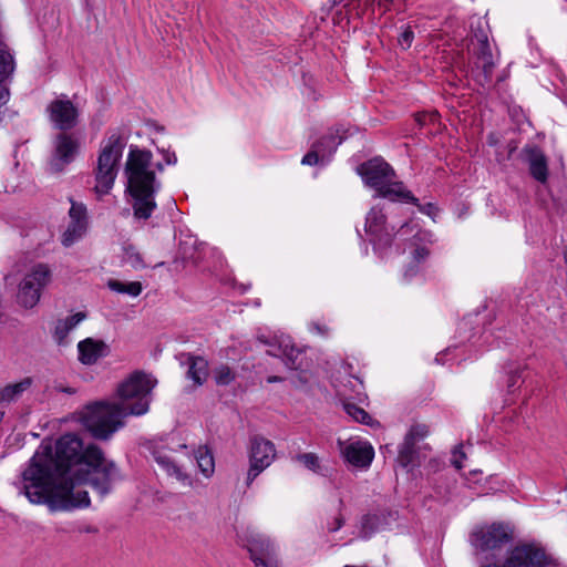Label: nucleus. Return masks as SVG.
Instances as JSON below:
<instances>
[{
    "instance_id": "1",
    "label": "nucleus",
    "mask_w": 567,
    "mask_h": 567,
    "mask_svg": "<svg viewBox=\"0 0 567 567\" xmlns=\"http://www.w3.org/2000/svg\"><path fill=\"white\" fill-rule=\"evenodd\" d=\"M92 444L84 445L72 433L62 435L54 445L41 443L23 472V492L33 504H49L52 511H71L90 505L89 492L72 482L73 465L83 466Z\"/></svg>"
},
{
    "instance_id": "2",
    "label": "nucleus",
    "mask_w": 567,
    "mask_h": 567,
    "mask_svg": "<svg viewBox=\"0 0 567 567\" xmlns=\"http://www.w3.org/2000/svg\"><path fill=\"white\" fill-rule=\"evenodd\" d=\"M156 381L142 372L132 373L117 388L120 402H95L79 412L82 425L97 440H109L123 426V417L148 411L150 393Z\"/></svg>"
},
{
    "instance_id": "3",
    "label": "nucleus",
    "mask_w": 567,
    "mask_h": 567,
    "mask_svg": "<svg viewBox=\"0 0 567 567\" xmlns=\"http://www.w3.org/2000/svg\"><path fill=\"white\" fill-rule=\"evenodd\" d=\"M156 171L162 173L164 164H154L153 154L148 150H142L131 145L124 175L127 181L126 189L132 197L134 218L147 220L157 207L155 196L162 188V183L156 178Z\"/></svg>"
},
{
    "instance_id": "4",
    "label": "nucleus",
    "mask_w": 567,
    "mask_h": 567,
    "mask_svg": "<svg viewBox=\"0 0 567 567\" xmlns=\"http://www.w3.org/2000/svg\"><path fill=\"white\" fill-rule=\"evenodd\" d=\"M357 172L365 185L377 192V197L416 204L417 198L401 182H394L393 168L382 158L375 157L361 164Z\"/></svg>"
},
{
    "instance_id": "5",
    "label": "nucleus",
    "mask_w": 567,
    "mask_h": 567,
    "mask_svg": "<svg viewBox=\"0 0 567 567\" xmlns=\"http://www.w3.org/2000/svg\"><path fill=\"white\" fill-rule=\"evenodd\" d=\"M85 468H80L72 475L76 488L84 489L82 484L90 485L102 497L107 495L113 484L120 480V473L114 462L104 457L102 450L91 445L84 455Z\"/></svg>"
},
{
    "instance_id": "6",
    "label": "nucleus",
    "mask_w": 567,
    "mask_h": 567,
    "mask_svg": "<svg viewBox=\"0 0 567 567\" xmlns=\"http://www.w3.org/2000/svg\"><path fill=\"white\" fill-rule=\"evenodd\" d=\"M125 145V138L116 132L101 142L95 168L97 194L106 195L113 188Z\"/></svg>"
},
{
    "instance_id": "7",
    "label": "nucleus",
    "mask_w": 567,
    "mask_h": 567,
    "mask_svg": "<svg viewBox=\"0 0 567 567\" xmlns=\"http://www.w3.org/2000/svg\"><path fill=\"white\" fill-rule=\"evenodd\" d=\"M410 229H412L411 221L402 224L395 230V227L388 223L383 208L380 206H373L365 217L364 230L374 250L379 254H385L394 240L406 239L405 236Z\"/></svg>"
},
{
    "instance_id": "8",
    "label": "nucleus",
    "mask_w": 567,
    "mask_h": 567,
    "mask_svg": "<svg viewBox=\"0 0 567 567\" xmlns=\"http://www.w3.org/2000/svg\"><path fill=\"white\" fill-rule=\"evenodd\" d=\"M472 45L473 49L468 65L470 73L475 82L484 87L492 80L497 59L492 52L486 33H476Z\"/></svg>"
},
{
    "instance_id": "9",
    "label": "nucleus",
    "mask_w": 567,
    "mask_h": 567,
    "mask_svg": "<svg viewBox=\"0 0 567 567\" xmlns=\"http://www.w3.org/2000/svg\"><path fill=\"white\" fill-rule=\"evenodd\" d=\"M276 455V446L271 441L260 435L250 437L248 447L249 468L245 478L247 487H250L254 481L274 463Z\"/></svg>"
},
{
    "instance_id": "10",
    "label": "nucleus",
    "mask_w": 567,
    "mask_h": 567,
    "mask_svg": "<svg viewBox=\"0 0 567 567\" xmlns=\"http://www.w3.org/2000/svg\"><path fill=\"white\" fill-rule=\"evenodd\" d=\"M49 281V267L44 264L34 265L19 285L18 302L27 309L33 308L39 302L41 291Z\"/></svg>"
},
{
    "instance_id": "11",
    "label": "nucleus",
    "mask_w": 567,
    "mask_h": 567,
    "mask_svg": "<svg viewBox=\"0 0 567 567\" xmlns=\"http://www.w3.org/2000/svg\"><path fill=\"white\" fill-rule=\"evenodd\" d=\"M548 556L543 547L535 543L516 545L502 564H486L482 567H545Z\"/></svg>"
},
{
    "instance_id": "12",
    "label": "nucleus",
    "mask_w": 567,
    "mask_h": 567,
    "mask_svg": "<svg viewBox=\"0 0 567 567\" xmlns=\"http://www.w3.org/2000/svg\"><path fill=\"white\" fill-rule=\"evenodd\" d=\"M247 547L255 567H280L278 546L265 534L250 532Z\"/></svg>"
},
{
    "instance_id": "13",
    "label": "nucleus",
    "mask_w": 567,
    "mask_h": 567,
    "mask_svg": "<svg viewBox=\"0 0 567 567\" xmlns=\"http://www.w3.org/2000/svg\"><path fill=\"white\" fill-rule=\"evenodd\" d=\"M427 434L429 427L425 424L416 423L410 427L399 451L398 462L401 466L414 467L421 463V458L425 457L421 443Z\"/></svg>"
},
{
    "instance_id": "14",
    "label": "nucleus",
    "mask_w": 567,
    "mask_h": 567,
    "mask_svg": "<svg viewBox=\"0 0 567 567\" xmlns=\"http://www.w3.org/2000/svg\"><path fill=\"white\" fill-rule=\"evenodd\" d=\"M344 131L337 127L333 132L322 136L313 143L311 150L302 157V165H326L330 162L338 145L346 138Z\"/></svg>"
},
{
    "instance_id": "15",
    "label": "nucleus",
    "mask_w": 567,
    "mask_h": 567,
    "mask_svg": "<svg viewBox=\"0 0 567 567\" xmlns=\"http://www.w3.org/2000/svg\"><path fill=\"white\" fill-rule=\"evenodd\" d=\"M511 540V529L502 523L482 526L471 534V544L481 551L493 550Z\"/></svg>"
},
{
    "instance_id": "16",
    "label": "nucleus",
    "mask_w": 567,
    "mask_h": 567,
    "mask_svg": "<svg viewBox=\"0 0 567 567\" xmlns=\"http://www.w3.org/2000/svg\"><path fill=\"white\" fill-rule=\"evenodd\" d=\"M80 150V142L71 134L60 133L53 142V152L50 158V169L61 173L65 166L71 164Z\"/></svg>"
},
{
    "instance_id": "17",
    "label": "nucleus",
    "mask_w": 567,
    "mask_h": 567,
    "mask_svg": "<svg viewBox=\"0 0 567 567\" xmlns=\"http://www.w3.org/2000/svg\"><path fill=\"white\" fill-rule=\"evenodd\" d=\"M47 111L51 123L61 131L71 130L78 124L79 111L66 96L52 101Z\"/></svg>"
},
{
    "instance_id": "18",
    "label": "nucleus",
    "mask_w": 567,
    "mask_h": 567,
    "mask_svg": "<svg viewBox=\"0 0 567 567\" xmlns=\"http://www.w3.org/2000/svg\"><path fill=\"white\" fill-rule=\"evenodd\" d=\"M69 216L70 223L62 236V244L65 247L79 240L84 235L87 225L86 208L83 204L72 202Z\"/></svg>"
},
{
    "instance_id": "19",
    "label": "nucleus",
    "mask_w": 567,
    "mask_h": 567,
    "mask_svg": "<svg viewBox=\"0 0 567 567\" xmlns=\"http://www.w3.org/2000/svg\"><path fill=\"white\" fill-rule=\"evenodd\" d=\"M153 456L158 466L184 487H194L195 481L177 464L175 458L166 451H154Z\"/></svg>"
},
{
    "instance_id": "20",
    "label": "nucleus",
    "mask_w": 567,
    "mask_h": 567,
    "mask_svg": "<svg viewBox=\"0 0 567 567\" xmlns=\"http://www.w3.org/2000/svg\"><path fill=\"white\" fill-rule=\"evenodd\" d=\"M271 357L281 358L290 370H297L302 364V351L297 349L289 339H281L278 344H271L267 350Z\"/></svg>"
},
{
    "instance_id": "21",
    "label": "nucleus",
    "mask_w": 567,
    "mask_h": 567,
    "mask_svg": "<svg viewBox=\"0 0 567 567\" xmlns=\"http://www.w3.org/2000/svg\"><path fill=\"white\" fill-rule=\"evenodd\" d=\"M86 318L84 312H76L55 320L52 337L60 347L70 344V333Z\"/></svg>"
},
{
    "instance_id": "22",
    "label": "nucleus",
    "mask_w": 567,
    "mask_h": 567,
    "mask_svg": "<svg viewBox=\"0 0 567 567\" xmlns=\"http://www.w3.org/2000/svg\"><path fill=\"white\" fill-rule=\"evenodd\" d=\"M344 458L357 467H368L374 456L373 447L362 441H355L347 444L342 449Z\"/></svg>"
},
{
    "instance_id": "23",
    "label": "nucleus",
    "mask_w": 567,
    "mask_h": 567,
    "mask_svg": "<svg viewBox=\"0 0 567 567\" xmlns=\"http://www.w3.org/2000/svg\"><path fill=\"white\" fill-rule=\"evenodd\" d=\"M79 361L83 364H94L99 359L110 353L109 346L102 340L86 338L78 343Z\"/></svg>"
},
{
    "instance_id": "24",
    "label": "nucleus",
    "mask_w": 567,
    "mask_h": 567,
    "mask_svg": "<svg viewBox=\"0 0 567 567\" xmlns=\"http://www.w3.org/2000/svg\"><path fill=\"white\" fill-rule=\"evenodd\" d=\"M412 229L406 234V239H399V241H408L413 247L412 259L413 262L419 265L424 261L429 256V249L424 246H420L419 243L426 241L430 234L421 230L417 224L411 223Z\"/></svg>"
},
{
    "instance_id": "25",
    "label": "nucleus",
    "mask_w": 567,
    "mask_h": 567,
    "mask_svg": "<svg viewBox=\"0 0 567 567\" xmlns=\"http://www.w3.org/2000/svg\"><path fill=\"white\" fill-rule=\"evenodd\" d=\"M527 161L530 175L539 183H546L548 178V165L544 153L536 147L528 148Z\"/></svg>"
},
{
    "instance_id": "26",
    "label": "nucleus",
    "mask_w": 567,
    "mask_h": 567,
    "mask_svg": "<svg viewBox=\"0 0 567 567\" xmlns=\"http://www.w3.org/2000/svg\"><path fill=\"white\" fill-rule=\"evenodd\" d=\"M32 385L31 378H24L21 381L8 384L0 390V403H10L22 395Z\"/></svg>"
},
{
    "instance_id": "27",
    "label": "nucleus",
    "mask_w": 567,
    "mask_h": 567,
    "mask_svg": "<svg viewBox=\"0 0 567 567\" xmlns=\"http://www.w3.org/2000/svg\"><path fill=\"white\" fill-rule=\"evenodd\" d=\"M208 375L207 361L200 357H190L187 370L188 379L193 380L196 385L203 384Z\"/></svg>"
},
{
    "instance_id": "28",
    "label": "nucleus",
    "mask_w": 567,
    "mask_h": 567,
    "mask_svg": "<svg viewBox=\"0 0 567 567\" xmlns=\"http://www.w3.org/2000/svg\"><path fill=\"white\" fill-rule=\"evenodd\" d=\"M195 458L200 473L209 478L215 473V460L213 452L207 446H199L195 452Z\"/></svg>"
},
{
    "instance_id": "29",
    "label": "nucleus",
    "mask_w": 567,
    "mask_h": 567,
    "mask_svg": "<svg viewBox=\"0 0 567 567\" xmlns=\"http://www.w3.org/2000/svg\"><path fill=\"white\" fill-rule=\"evenodd\" d=\"M107 287L115 292L126 293L131 297H137L142 292V284L138 281L122 282L115 279L107 281Z\"/></svg>"
},
{
    "instance_id": "30",
    "label": "nucleus",
    "mask_w": 567,
    "mask_h": 567,
    "mask_svg": "<svg viewBox=\"0 0 567 567\" xmlns=\"http://www.w3.org/2000/svg\"><path fill=\"white\" fill-rule=\"evenodd\" d=\"M122 261L136 270L145 268L142 255L133 245H125L123 247Z\"/></svg>"
},
{
    "instance_id": "31",
    "label": "nucleus",
    "mask_w": 567,
    "mask_h": 567,
    "mask_svg": "<svg viewBox=\"0 0 567 567\" xmlns=\"http://www.w3.org/2000/svg\"><path fill=\"white\" fill-rule=\"evenodd\" d=\"M524 367L517 364L512 365L507 372L506 386L508 392L514 393L523 383L522 373Z\"/></svg>"
},
{
    "instance_id": "32",
    "label": "nucleus",
    "mask_w": 567,
    "mask_h": 567,
    "mask_svg": "<svg viewBox=\"0 0 567 567\" xmlns=\"http://www.w3.org/2000/svg\"><path fill=\"white\" fill-rule=\"evenodd\" d=\"M343 409L346 413L351 416L354 421L360 422L362 424L370 425L372 422V417L365 412L362 408L357 406L353 403L344 402Z\"/></svg>"
},
{
    "instance_id": "33",
    "label": "nucleus",
    "mask_w": 567,
    "mask_h": 567,
    "mask_svg": "<svg viewBox=\"0 0 567 567\" xmlns=\"http://www.w3.org/2000/svg\"><path fill=\"white\" fill-rule=\"evenodd\" d=\"M296 461L313 473H319L321 470L319 457L315 453L298 454Z\"/></svg>"
},
{
    "instance_id": "34",
    "label": "nucleus",
    "mask_w": 567,
    "mask_h": 567,
    "mask_svg": "<svg viewBox=\"0 0 567 567\" xmlns=\"http://www.w3.org/2000/svg\"><path fill=\"white\" fill-rule=\"evenodd\" d=\"M214 378L217 384L228 385L235 378L234 372L227 365H220L214 371Z\"/></svg>"
},
{
    "instance_id": "35",
    "label": "nucleus",
    "mask_w": 567,
    "mask_h": 567,
    "mask_svg": "<svg viewBox=\"0 0 567 567\" xmlns=\"http://www.w3.org/2000/svg\"><path fill=\"white\" fill-rule=\"evenodd\" d=\"M375 516H365L362 520L361 538L369 539L377 530Z\"/></svg>"
},
{
    "instance_id": "36",
    "label": "nucleus",
    "mask_w": 567,
    "mask_h": 567,
    "mask_svg": "<svg viewBox=\"0 0 567 567\" xmlns=\"http://www.w3.org/2000/svg\"><path fill=\"white\" fill-rule=\"evenodd\" d=\"M414 39V33L410 27H406L398 37V43L403 49L406 50L411 47Z\"/></svg>"
},
{
    "instance_id": "37",
    "label": "nucleus",
    "mask_w": 567,
    "mask_h": 567,
    "mask_svg": "<svg viewBox=\"0 0 567 567\" xmlns=\"http://www.w3.org/2000/svg\"><path fill=\"white\" fill-rule=\"evenodd\" d=\"M158 153L162 155L163 162L166 165H176L177 156L174 151L166 148H157Z\"/></svg>"
},
{
    "instance_id": "38",
    "label": "nucleus",
    "mask_w": 567,
    "mask_h": 567,
    "mask_svg": "<svg viewBox=\"0 0 567 567\" xmlns=\"http://www.w3.org/2000/svg\"><path fill=\"white\" fill-rule=\"evenodd\" d=\"M415 206H417L419 210L427 216H430L432 219H434L439 213V209L437 207L432 204V203H427L425 205H422L419 203V200L416 202V204H414Z\"/></svg>"
},
{
    "instance_id": "39",
    "label": "nucleus",
    "mask_w": 567,
    "mask_h": 567,
    "mask_svg": "<svg viewBox=\"0 0 567 567\" xmlns=\"http://www.w3.org/2000/svg\"><path fill=\"white\" fill-rule=\"evenodd\" d=\"M439 115L436 113H430V114H417L416 121L420 125H425L427 122H435L437 120Z\"/></svg>"
},
{
    "instance_id": "40",
    "label": "nucleus",
    "mask_w": 567,
    "mask_h": 567,
    "mask_svg": "<svg viewBox=\"0 0 567 567\" xmlns=\"http://www.w3.org/2000/svg\"><path fill=\"white\" fill-rule=\"evenodd\" d=\"M462 458H464V453L456 449L453 452L452 463L458 470L463 467Z\"/></svg>"
},
{
    "instance_id": "41",
    "label": "nucleus",
    "mask_w": 567,
    "mask_h": 567,
    "mask_svg": "<svg viewBox=\"0 0 567 567\" xmlns=\"http://www.w3.org/2000/svg\"><path fill=\"white\" fill-rule=\"evenodd\" d=\"M343 524H344V520H343L342 516H338L334 519V523L328 526V529H329V532L334 533V532L339 530L343 526Z\"/></svg>"
},
{
    "instance_id": "42",
    "label": "nucleus",
    "mask_w": 567,
    "mask_h": 567,
    "mask_svg": "<svg viewBox=\"0 0 567 567\" xmlns=\"http://www.w3.org/2000/svg\"><path fill=\"white\" fill-rule=\"evenodd\" d=\"M311 328H312V330H315L319 334H326L327 333V328L323 327V326H320L319 323H313L311 326Z\"/></svg>"
},
{
    "instance_id": "43",
    "label": "nucleus",
    "mask_w": 567,
    "mask_h": 567,
    "mask_svg": "<svg viewBox=\"0 0 567 567\" xmlns=\"http://www.w3.org/2000/svg\"><path fill=\"white\" fill-rule=\"evenodd\" d=\"M184 258L190 259L194 265H198L200 262L199 254L198 255H187L186 252H184Z\"/></svg>"
},
{
    "instance_id": "44",
    "label": "nucleus",
    "mask_w": 567,
    "mask_h": 567,
    "mask_svg": "<svg viewBox=\"0 0 567 567\" xmlns=\"http://www.w3.org/2000/svg\"><path fill=\"white\" fill-rule=\"evenodd\" d=\"M416 272H417V268H416V266H415V265H414V266H410V267L405 270V272H404V277H405V278H411V277H412V276H414Z\"/></svg>"
},
{
    "instance_id": "45",
    "label": "nucleus",
    "mask_w": 567,
    "mask_h": 567,
    "mask_svg": "<svg viewBox=\"0 0 567 567\" xmlns=\"http://www.w3.org/2000/svg\"><path fill=\"white\" fill-rule=\"evenodd\" d=\"M55 389L58 391H60V392H65V393H69V394H73L74 393V390L71 389V388L56 386Z\"/></svg>"
},
{
    "instance_id": "46",
    "label": "nucleus",
    "mask_w": 567,
    "mask_h": 567,
    "mask_svg": "<svg viewBox=\"0 0 567 567\" xmlns=\"http://www.w3.org/2000/svg\"><path fill=\"white\" fill-rule=\"evenodd\" d=\"M267 381H268L269 383L280 382V381H282V378H281V377L274 375V377H269V378L267 379Z\"/></svg>"
},
{
    "instance_id": "47",
    "label": "nucleus",
    "mask_w": 567,
    "mask_h": 567,
    "mask_svg": "<svg viewBox=\"0 0 567 567\" xmlns=\"http://www.w3.org/2000/svg\"><path fill=\"white\" fill-rule=\"evenodd\" d=\"M382 1H383V0H365V3H367L368 6L373 4V3H375V2H378L379 4H381V3H382Z\"/></svg>"
},
{
    "instance_id": "48",
    "label": "nucleus",
    "mask_w": 567,
    "mask_h": 567,
    "mask_svg": "<svg viewBox=\"0 0 567 567\" xmlns=\"http://www.w3.org/2000/svg\"><path fill=\"white\" fill-rule=\"evenodd\" d=\"M509 413L512 414L511 416H508V417H509V420H511V421H514V420L517 417L516 412H515V411H511Z\"/></svg>"
},
{
    "instance_id": "49",
    "label": "nucleus",
    "mask_w": 567,
    "mask_h": 567,
    "mask_svg": "<svg viewBox=\"0 0 567 567\" xmlns=\"http://www.w3.org/2000/svg\"><path fill=\"white\" fill-rule=\"evenodd\" d=\"M202 248H200V251H203L204 254H206V249H208V247L206 245H200Z\"/></svg>"
},
{
    "instance_id": "50",
    "label": "nucleus",
    "mask_w": 567,
    "mask_h": 567,
    "mask_svg": "<svg viewBox=\"0 0 567 567\" xmlns=\"http://www.w3.org/2000/svg\"><path fill=\"white\" fill-rule=\"evenodd\" d=\"M2 415H3V414H2V413H0V421L2 420Z\"/></svg>"
}]
</instances>
